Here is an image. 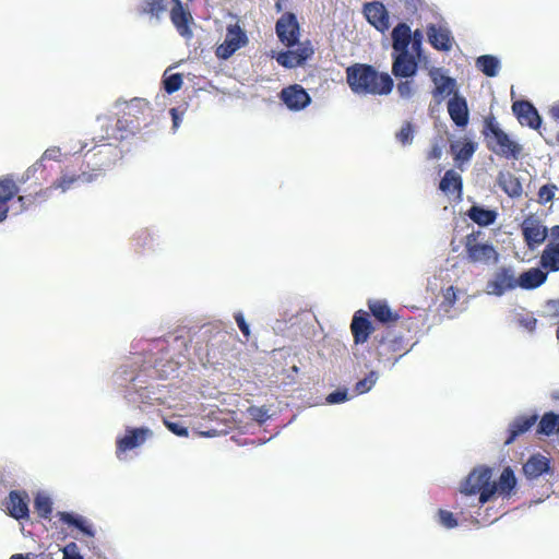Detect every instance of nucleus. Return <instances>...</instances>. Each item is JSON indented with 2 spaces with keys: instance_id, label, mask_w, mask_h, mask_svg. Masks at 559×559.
I'll list each match as a JSON object with an SVG mask.
<instances>
[{
  "instance_id": "obj_1",
  "label": "nucleus",
  "mask_w": 559,
  "mask_h": 559,
  "mask_svg": "<svg viewBox=\"0 0 559 559\" xmlns=\"http://www.w3.org/2000/svg\"><path fill=\"white\" fill-rule=\"evenodd\" d=\"M95 153L91 156L88 151L85 155L87 157V164L90 165L94 160V165L96 166L93 170L95 171L93 175H88L83 171L81 175L76 176H62L58 180L53 181L52 185L46 189H39L35 193H25L17 197V202L21 204V210H25L28 206L45 201L52 190H61L66 192L69 190L76 181H92L93 178L97 177L102 171H104L107 167H109L115 162L116 157V147L110 144H102L95 146Z\"/></svg>"
},
{
  "instance_id": "obj_2",
  "label": "nucleus",
  "mask_w": 559,
  "mask_h": 559,
  "mask_svg": "<svg viewBox=\"0 0 559 559\" xmlns=\"http://www.w3.org/2000/svg\"><path fill=\"white\" fill-rule=\"evenodd\" d=\"M346 82L354 94L382 96L392 92L394 82L389 73L373 66L354 63L346 69Z\"/></svg>"
},
{
  "instance_id": "obj_3",
  "label": "nucleus",
  "mask_w": 559,
  "mask_h": 559,
  "mask_svg": "<svg viewBox=\"0 0 559 559\" xmlns=\"http://www.w3.org/2000/svg\"><path fill=\"white\" fill-rule=\"evenodd\" d=\"M483 134L489 151L508 159H518L520 157L522 146L510 139V136L499 127L495 117L491 116L485 119Z\"/></svg>"
},
{
  "instance_id": "obj_4",
  "label": "nucleus",
  "mask_w": 559,
  "mask_h": 559,
  "mask_svg": "<svg viewBox=\"0 0 559 559\" xmlns=\"http://www.w3.org/2000/svg\"><path fill=\"white\" fill-rule=\"evenodd\" d=\"M481 231H472L465 237L464 247L466 259L471 263H496L499 260V253L496 248L490 243H480L478 238Z\"/></svg>"
},
{
  "instance_id": "obj_5",
  "label": "nucleus",
  "mask_w": 559,
  "mask_h": 559,
  "mask_svg": "<svg viewBox=\"0 0 559 559\" xmlns=\"http://www.w3.org/2000/svg\"><path fill=\"white\" fill-rule=\"evenodd\" d=\"M523 240L528 250L533 251L545 242L548 228L534 214L527 215L520 225Z\"/></svg>"
},
{
  "instance_id": "obj_6",
  "label": "nucleus",
  "mask_w": 559,
  "mask_h": 559,
  "mask_svg": "<svg viewBox=\"0 0 559 559\" xmlns=\"http://www.w3.org/2000/svg\"><path fill=\"white\" fill-rule=\"evenodd\" d=\"M492 478V469L487 466H479L474 468L462 483L460 492L466 497L485 492L490 488Z\"/></svg>"
},
{
  "instance_id": "obj_7",
  "label": "nucleus",
  "mask_w": 559,
  "mask_h": 559,
  "mask_svg": "<svg viewBox=\"0 0 559 559\" xmlns=\"http://www.w3.org/2000/svg\"><path fill=\"white\" fill-rule=\"evenodd\" d=\"M516 486V478L514 472L511 467H506L498 481H492L490 484V488H488L485 492H481V497H478L476 507H481L486 502H488L496 493L502 496L503 498L511 497L514 488Z\"/></svg>"
},
{
  "instance_id": "obj_8",
  "label": "nucleus",
  "mask_w": 559,
  "mask_h": 559,
  "mask_svg": "<svg viewBox=\"0 0 559 559\" xmlns=\"http://www.w3.org/2000/svg\"><path fill=\"white\" fill-rule=\"evenodd\" d=\"M376 353L380 361L395 362L407 353V347L402 336H392L388 333L379 340Z\"/></svg>"
},
{
  "instance_id": "obj_9",
  "label": "nucleus",
  "mask_w": 559,
  "mask_h": 559,
  "mask_svg": "<svg viewBox=\"0 0 559 559\" xmlns=\"http://www.w3.org/2000/svg\"><path fill=\"white\" fill-rule=\"evenodd\" d=\"M247 43V35L238 24L228 25L225 40L217 46L215 55L217 58L226 60Z\"/></svg>"
},
{
  "instance_id": "obj_10",
  "label": "nucleus",
  "mask_w": 559,
  "mask_h": 559,
  "mask_svg": "<svg viewBox=\"0 0 559 559\" xmlns=\"http://www.w3.org/2000/svg\"><path fill=\"white\" fill-rule=\"evenodd\" d=\"M276 35L282 44L287 47L295 46L299 40L300 26L296 15L285 12L276 22Z\"/></svg>"
},
{
  "instance_id": "obj_11",
  "label": "nucleus",
  "mask_w": 559,
  "mask_h": 559,
  "mask_svg": "<svg viewBox=\"0 0 559 559\" xmlns=\"http://www.w3.org/2000/svg\"><path fill=\"white\" fill-rule=\"evenodd\" d=\"M518 287V278L512 267L502 266L498 269L492 278L487 282L488 294L502 296L504 293Z\"/></svg>"
},
{
  "instance_id": "obj_12",
  "label": "nucleus",
  "mask_w": 559,
  "mask_h": 559,
  "mask_svg": "<svg viewBox=\"0 0 559 559\" xmlns=\"http://www.w3.org/2000/svg\"><path fill=\"white\" fill-rule=\"evenodd\" d=\"M280 98L293 111L306 108L311 102L307 91L299 84L284 87L280 93Z\"/></svg>"
},
{
  "instance_id": "obj_13",
  "label": "nucleus",
  "mask_w": 559,
  "mask_h": 559,
  "mask_svg": "<svg viewBox=\"0 0 559 559\" xmlns=\"http://www.w3.org/2000/svg\"><path fill=\"white\" fill-rule=\"evenodd\" d=\"M171 9H170V20L177 32L186 38L192 37L191 23L193 22V17L191 13L183 8L181 0H170Z\"/></svg>"
},
{
  "instance_id": "obj_14",
  "label": "nucleus",
  "mask_w": 559,
  "mask_h": 559,
  "mask_svg": "<svg viewBox=\"0 0 559 559\" xmlns=\"http://www.w3.org/2000/svg\"><path fill=\"white\" fill-rule=\"evenodd\" d=\"M512 111L521 126H526L535 130L540 127L542 118L532 103L527 100L514 102L512 104Z\"/></svg>"
},
{
  "instance_id": "obj_15",
  "label": "nucleus",
  "mask_w": 559,
  "mask_h": 559,
  "mask_svg": "<svg viewBox=\"0 0 559 559\" xmlns=\"http://www.w3.org/2000/svg\"><path fill=\"white\" fill-rule=\"evenodd\" d=\"M364 14L367 21L379 32L383 33L389 29V12L382 2L373 1L366 3L364 5Z\"/></svg>"
},
{
  "instance_id": "obj_16",
  "label": "nucleus",
  "mask_w": 559,
  "mask_h": 559,
  "mask_svg": "<svg viewBox=\"0 0 559 559\" xmlns=\"http://www.w3.org/2000/svg\"><path fill=\"white\" fill-rule=\"evenodd\" d=\"M392 73L396 78H412L416 74L418 63L409 51L393 52Z\"/></svg>"
},
{
  "instance_id": "obj_17",
  "label": "nucleus",
  "mask_w": 559,
  "mask_h": 559,
  "mask_svg": "<svg viewBox=\"0 0 559 559\" xmlns=\"http://www.w3.org/2000/svg\"><path fill=\"white\" fill-rule=\"evenodd\" d=\"M350 331L355 344H364L368 341L374 331V328L368 318V312L358 310L354 313L350 323Z\"/></svg>"
},
{
  "instance_id": "obj_18",
  "label": "nucleus",
  "mask_w": 559,
  "mask_h": 559,
  "mask_svg": "<svg viewBox=\"0 0 559 559\" xmlns=\"http://www.w3.org/2000/svg\"><path fill=\"white\" fill-rule=\"evenodd\" d=\"M151 436L152 431L146 427L128 428L126 435L116 442L117 454L124 453L141 445Z\"/></svg>"
},
{
  "instance_id": "obj_19",
  "label": "nucleus",
  "mask_w": 559,
  "mask_h": 559,
  "mask_svg": "<svg viewBox=\"0 0 559 559\" xmlns=\"http://www.w3.org/2000/svg\"><path fill=\"white\" fill-rule=\"evenodd\" d=\"M429 44L439 51H450L454 44V38L449 28L429 24L426 29Z\"/></svg>"
},
{
  "instance_id": "obj_20",
  "label": "nucleus",
  "mask_w": 559,
  "mask_h": 559,
  "mask_svg": "<svg viewBox=\"0 0 559 559\" xmlns=\"http://www.w3.org/2000/svg\"><path fill=\"white\" fill-rule=\"evenodd\" d=\"M152 108L150 103L143 98H133L127 103L126 108L122 112L124 117L131 119L132 122L136 123V130H140L141 123L146 122L151 117Z\"/></svg>"
},
{
  "instance_id": "obj_21",
  "label": "nucleus",
  "mask_w": 559,
  "mask_h": 559,
  "mask_svg": "<svg viewBox=\"0 0 559 559\" xmlns=\"http://www.w3.org/2000/svg\"><path fill=\"white\" fill-rule=\"evenodd\" d=\"M4 506L12 518L16 520L28 519V497L25 492L11 491Z\"/></svg>"
},
{
  "instance_id": "obj_22",
  "label": "nucleus",
  "mask_w": 559,
  "mask_h": 559,
  "mask_svg": "<svg viewBox=\"0 0 559 559\" xmlns=\"http://www.w3.org/2000/svg\"><path fill=\"white\" fill-rule=\"evenodd\" d=\"M429 76L435 84L432 95L436 98H444L454 93L456 86L455 80L444 75L441 68H432L429 71Z\"/></svg>"
},
{
  "instance_id": "obj_23",
  "label": "nucleus",
  "mask_w": 559,
  "mask_h": 559,
  "mask_svg": "<svg viewBox=\"0 0 559 559\" xmlns=\"http://www.w3.org/2000/svg\"><path fill=\"white\" fill-rule=\"evenodd\" d=\"M368 309L372 317L382 324L390 325L392 323H395L400 319L399 313L390 308L386 300H368Z\"/></svg>"
},
{
  "instance_id": "obj_24",
  "label": "nucleus",
  "mask_w": 559,
  "mask_h": 559,
  "mask_svg": "<svg viewBox=\"0 0 559 559\" xmlns=\"http://www.w3.org/2000/svg\"><path fill=\"white\" fill-rule=\"evenodd\" d=\"M497 185L511 199H518L523 193L520 179L511 171H499Z\"/></svg>"
},
{
  "instance_id": "obj_25",
  "label": "nucleus",
  "mask_w": 559,
  "mask_h": 559,
  "mask_svg": "<svg viewBox=\"0 0 559 559\" xmlns=\"http://www.w3.org/2000/svg\"><path fill=\"white\" fill-rule=\"evenodd\" d=\"M448 112L452 121L461 128L468 123V107L464 97L455 95L448 102Z\"/></svg>"
},
{
  "instance_id": "obj_26",
  "label": "nucleus",
  "mask_w": 559,
  "mask_h": 559,
  "mask_svg": "<svg viewBox=\"0 0 559 559\" xmlns=\"http://www.w3.org/2000/svg\"><path fill=\"white\" fill-rule=\"evenodd\" d=\"M549 469L550 461L540 453L533 454L523 465V473L528 479H536Z\"/></svg>"
},
{
  "instance_id": "obj_27",
  "label": "nucleus",
  "mask_w": 559,
  "mask_h": 559,
  "mask_svg": "<svg viewBox=\"0 0 559 559\" xmlns=\"http://www.w3.org/2000/svg\"><path fill=\"white\" fill-rule=\"evenodd\" d=\"M21 190L17 185L11 178L0 179V223L8 216V201H10Z\"/></svg>"
},
{
  "instance_id": "obj_28",
  "label": "nucleus",
  "mask_w": 559,
  "mask_h": 559,
  "mask_svg": "<svg viewBox=\"0 0 559 559\" xmlns=\"http://www.w3.org/2000/svg\"><path fill=\"white\" fill-rule=\"evenodd\" d=\"M537 415L516 417L508 428V437L504 441L506 444H511L520 435L526 432L532 426L536 424Z\"/></svg>"
},
{
  "instance_id": "obj_29",
  "label": "nucleus",
  "mask_w": 559,
  "mask_h": 559,
  "mask_svg": "<svg viewBox=\"0 0 559 559\" xmlns=\"http://www.w3.org/2000/svg\"><path fill=\"white\" fill-rule=\"evenodd\" d=\"M547 280V273L538 267H532L518 277V286L523 289H535L542 286Z\"/></svg>"
},
{
  "instance_id": "obj_30",
  "label": "nucleus",
  "mask_w": 559,
  "mask_h": 559,
  "mask_svg": "<svg viewBox=\"0 0 559 559\" xmlns=\"http://www.w3.org/2000/svg\"><path fill=\"white\" fill-rule=\"evenodd\" d=\"M392 47L394 52L408 51L412 40V31L406 23H399L392 31Z\"/></svg>"
},
{
  "instance_id": "obj_31",
  "label": "nucleus",
  "mask_w": 559,
  "mask_h": 559,
  "mask_svg": "<svg viewBox=\"0 0 559 559\" xmlns=\"http://www.w3.org/2000/svg\"><path fill=\"white\" fill-rule=\"evenodd\" d=\"M168 3V0H140L136 7V12L140 15L159 20V17L167 11Z\"/></svg>"
},
{
  "instance_id": "obj_32",
  "label": "nucleus",
  "mask_w": 559,
  "mask_h": 559,
  "mask_svg": "<svg viewBox=\"0 0 559 559\" xmlns=\"http://www.w3.org/2000/svg\"><path fill=\"white\" fill-rule=\"evenodd\" d=\"M539 264L548 272L559 271V242H549L542 252Z\"/></svg>"
},
{
  "instance_id": "obj_33",
  "label": "nucleus",
  "mask_w": 559,
  "mask_h": 559,
  "mask_svg": "<svg viewBox=\"0 0 559 559\" xmlns=\"http://www.w3.org/2000/svg\"><path fill=\"white\" fill-rule=\"evenodd\" d=\"M466 214L471 221L481 227L492 225L498 216L495 210H488L479 205L471 206Z\"/></svg>"
},
{
  "instance_id": "obj_34",
  "label": "nucleus",
  "mask_w": 559,
  "mask_h": 559,
  "mask_svg": "<svg viewBox=\"0 0 559 559\" xmlns=\"http://www.w3.org/2000/svg\"><path fill=\"white\" fill-rule=\"evenodd\" d=\"M439 189L445 194L456 192L457 197H461L463 192L462 177L453 169L447 170L440 180Z\"/></svg>"
},
{
  "instance_id": "obj_35",
  "label": "nucleus",
  "mask_w": 559,
  "mask_h": 559,
  "mask_svg": "<svg viewBox=\"0 0 559 559\" xmlns=\"http://www.w3.org/2000/svg\"><path fill=\"white\" fill-rule=\"evenodd\" d=\"M451 152L457 164L468 162L474 155L477 145L471 140L456 141L451 144Z\"/></svg>"
},
{
  "instance_id": "obj_36",
  "label": "nucleus",
  "mask_w": 559,
  "mask_h": 559,
  "mask_svg": "<svg viewBox=\"0 0 559 559\" xmlns=\"http://www.w3.org/2000/svg\"><path fill=\"white\" fill-rule=\"evenodd\" d=\"M136 131V123L132 122L131 119H128V117L121 115L116 122V127L112 130V133L107 134V139L121 141L128 138L130 134H134Z\"/></svg>"
},
{
  "instance_id": "obj_37",
  "label": "nucleus",
  "mask_w": 559,
  "mask_h": 559,
  "mask_svg": "<svg viewBox=\"0 0 559 559\" xmlns=\"http://www.w3.org/2000/svg\"><path fill=\"white\" fill-rule=\"evenodd\" d=\"M559 432V415L548 412L543 415L537 426V433L550 436Z\"/></svg>"
},
{
  "instance_id": "obj_38",
  "label": "nucleus",
  "mask_w": 559,
  "mask_h": 559,
  "mask_svg": "<svg viewBox=\"0 0 559 559\" xmlns=\"http://www.w3.org/2000/svg\"><path fill=\"white\" fill-rule=\"evenodd\" d=\"M476 67L485 75L493 78L499 72L500 62L498 58L492 55H483L476 59Z\"/></svg>"
},
{
  "instance_id": "obj_39",
  "label": "nucleus",
  "mask_w": 559,
  "mask_h": 559,
  "mask_svg": "<svg viewBox=\"0 0 559 559\" xmlns=\"http://www.w3.org/2000/svg\"><path fill=\"white\" fill-rule=\"evenodd\" d=\"M59 519L66 524L75 526L79 528L83 534L87 536H94V532L90 525L86 524V522L81 518H75L73 514L68 512H59Z\"/></svg>"
},
{
  "instance_id": "obj_40",
  "label": "nucleus",
  "mask_w": 559,
  "mask_h": 559,
  "mask_svg": "<svg viewBox=\"0 0 559 559\" xmlns=\"http://www.w3.org/2000/svg\"><path fill=\"white\" fill-rule=\"evenodd\" d=\"M34 508L38 516L48 519L52 512V501L48 496L38 495L35 498Z\"/></svg>"
},
{
  "instance_id": "obj_41",
  "label": "nucleus",
  "mask_w": 559,
  "mask_h": 559,
  "mask_svg": "<svg viewBox=\"0 0 559 559\" xmlns=\"http://www.w3.org/2000/svg\"><path fill=\"white\" fill-rule=\"evenodd\" d=\"M183 83L182 74L180 73H174L170 75H166V72L163 76V86L166 93L173 94L180 90L181 85Z\"/></svg>"
},
{
  "instance_id": "obj_42",
  "label": "nucleus",
  "mask_w": 559,
  "mask_h": 559,
  "mask_svg": "<svg viewBox=\"0 0 559 559\" xmlns=\"http://www.w3.org/2000/svg\"><path fill=\"white\" fill-rule=\"evenodd\" d=\"M377 380L378 373L376 371H370L364 379L359 380L355 384L356 394L359 395L369 392L376 384Z\"/></svg>"
},
{
  "instance_id": "obj_43",
  "label": "nucleus",
  "mask_w": 559,
  "mask_h": 559,
  "mask_svg": "<svg viewBox=\"0 0 559 559\" xmlns=\"http://www.w3.org/2000/svg\"><path fill=\"white\" fill-rule=\"evenodd\" d=\"M558 187L555 183H546L542 186L537 192V202L542 205L554 200Z\"/></svg>"
},
{
  "instance_id": "obj_44",
  "label": "nucleus",
  "mask_w": 559,
  "mask_h": 559,
  "mask_svg": "<svg viewBox=\"0 0 559 559\" xmlns=\"http://www.w3.org/2000/svg\"><path fill=\"white\" fill-rule=\"evenodd\" d=\"M438 523L444 528L451 530L457 526L459 522L455 515L448 510L439 509L437 512Z\"/></svg>"
},
{
  "instance_id": "obj_45",
  "label": "nucleus",
  "mask_w": 559,
  "mask_h": 559,
  "mask_svg": "<svg viewBox=\"0 0 559 559\" xmlns=\"http://www.w3.org/2000/svg\"><path fill=\"white\" fill-rule=\"evenodd\" d=\"M276 61L282 67L288 68V69L301 66L299 63V60H297L296 55L293 50H286V51L280 52L276 57Z\"/></svg>"
},
{
  "instance_id": "obj_46",
  "label": "nucleus",
  "mask_w": 559,
  "mask_h": 559,
  "mask_svg": "<svg viewBox=\"0 0 559 559\" xmlns=\"http://www.w3.org/2000/svg\"><path fill=\"white\" fill-rule=\"evenodd\" d=\"M443 300L440 305V307L444 311H449L456 302L457 295H456V288L454 286H449L442 292Z\"/></svg>"
},
{
  "instance_id": "obj_47",
  "label": "nucleus",
  "mask_w": 559,
  "mask_h": 559,
  "mask_svg": "<svg viewBox=\"0 0 559 559\" xmlns=\"http://www.w3.org/2000/svg\"><path fill=\"white\" fill-rule=\"evenodd\" d=\"M396 139L402 145H407L413 142L414 139V128L409 121H406L401 130L396 133Z\"/></svg>"
},
{
  "instance_id": "obj_48",
  "label": "nucleus",
  "mask_w": 559,
  "mask_h": 559,
  "mask_svg": "<svg viewBox=\"0 0 559 559\" xmlns=\"http://www.w3.org/2000/svg\"><path fill=\"white\" fill-rule=\"evenodd\" d=\"M247 412L249 417L259 424L265 423L269 418V409L265 406H250Z\"/></svg>"
},
{
  "instance_id": "obj_49",
  "label": "nucleus",
  "mask_w": 559,
  "mask_h": 559,
  "mask_svg": "<svg viewBox=\"0 0 559 559\" xmlns=\"http://www.w3.org/2000/svg\"><path fill=\"white\" fill-rule=\"evenodd\" d=\"M296 55L297 60H299L300 64H304L313 53V49L310 47L309 43L307 45H300L296 50H293Z\"/></svg>"
},
{
  "instance_id": "obj_50",
  "label": "nucleus",
  "mask_w": 559,
  "mask_h": 559,
  "mask_svg": "<svg viewBox=\"0 0 559 559\" xmlns=\"http://www.w3.org/2000/svg\"><path fill=\"white\" fill-rule=\"evenodd\" d=\"M164 424L176 436H179V437H188L189 436L188 428L182 426L180 423L164 419Z\"/></svg>"
},
{
  "instance_id": "obj_51",
  "label": "nucleus",
  "mask_w": 559,
  "mask_h": 559,
  "mask_svg": "<svg viewBox=\"0 0 559 559\" xmlns=\"http://www.w3.org/2000/svg\"><path fill=\"white\" fill-rule=\"evenodd\" d=\"M326 403L329 404H338V403H343L345 401L348 400V393H347V390L346 389H343V390H336L332 393H330L328 396H326Z\"/></svg>"
},
{
  "instance_id": "obj_52",
  "label": "nucleus",
  "mask_w": 559,
  "mask_h": 559,
  "mask_svg": "<svg viewBox=\"0 0 559 559\" xmlns=\"http://www.w3.org/2000/svg\"><path fill=\"white\" fill-rule=\"evenodd\" d=\"M63 552V559H83V557L80 555L78 550V546L75 543H69L64 546L62 549Z\"/></svg>"
},
{
  "instance_id": "obj_53",
  "label": "nucleus",
  "mask_w": 559,
  "mask_h": 559,
  "mask_svg": "<svg viewBox=\"0 0 559 559\" xmlns=\"http://www.w3.org/2000/svg\"><path fill=\"white\" fill-rule=\"evenodd\" d=\"M397 92L401 97L403 98H409L413 93V83L411 81H402L397 84Z\"/></svg>"
},
{
  "instance_id": "obj_54",
  "label": "nucleus",
  "mask_w": 559,
  "mask_h": 559,
  "mask_svg": "<svg viewBox=\"0 0 559 559\" xmlns=\"http://www.w3.org/2000/svg\"><path fill=\"white\" fill-rule=\"evenodd\" d=\"M235 320H236V323L239 328V330L241 331V333L248 337L250 335V330H249V325L248 323L246 322L242 313L238 312L235 314Z\"/></svg>"
},
{
  "instance_id": "obj_55",
  "label": "nucleus",
  "mask_w": 559,
  "mask_h": 559,
  "mask_svg": "<svg viewBox=\"0 0 559 559\" xmlns=\"http://www.w3.org/2000/svg\"><path fill=\"white\" fill-rule=\"evenodd\" d=\"M442 155V147L439 143H433L430 150L427 152V159H439Z\"/></svg>"
},
{
  "instance_id": "obj_56",
  "label": "nucleus",
  "mask_w": 559,
  "mask_h": 559,
  "mask_svg": "<svg viewBox=\"0 0 559 559\" xmlns=\"http://www.w3.org/2000/svg\"><path fill=\"white\" fill-rule=\"evenodd\" d=\"M421 40H423V34L419 29H416L414 33H412L411 44H412L414 50H416V51L420 50Z\"/></svg>"
},
{
  "instance_id": "obj_57",
  "label": "nucleus",
  "mask_w": 559,
  "mask_h": 559,
  "mask_svg": "<svg viewBox=\"0 0 559 559\" xmlns=\"http://www.w3.org/2000/svg\"><path fill=\"white\" fill-rule=\"evenodd\" d=\"M407 12L414 13L417 11L421 0H400Z\"/></svg>"
},
{
  "instance_id": "obj_58",
  "label": "nucleus",
  "mask_w": 559,
  "mask_h": 559,
  "mask_svg": "<svg viewBox=\"0 0 559 559\" xmlns=\"http://www.w3.org/2000/svg\"><path fill=\"white\" fill-rule=\"evenodd\" d=\"M40 168H43L41 162H37L33 166L28 167L25 174L23 175L21 182H25L27 179L31 178V176H34L35 173Z\"/></svg>"
},
{
  "instance_id": "obj_59",
  "label": "nucleus",
  "mask_w": 559,
  "mask_h": 559,
  "mask_svg": "<svg viewBox=\"0 0 559 559\" xmlns=\"http://www.w3.org/2000/svg\"><path fill=\"white\" fill-rule=\"evenodd\" d=\"M170 115H171V118H173V128L176 130V129H178V127H179V124L181 122V115H182V112L180 114L177 108H171L170 109Z\"/></svg>"
},
{
  "instance_id": "obj_60",
  "label": "nucleus",
  "mask_w": 559,
  "mask_h": 559,
  "mask_svg": "<svg viewBox=\"0 0 559 559\" xmlns=\"http://www.w3.org/2000/svg\"><path fill=\"white\" fill-rule=\"evenodd\" d=\"M59 153V150H56V148H52V150H46L45 153L43 154V159H51V158H56L57 157V154Z\"/></svg>"
},
{
  "instance_id": "obj_61",
  "label": "nucleus",
  "mask_w": 559,
  "mask_h": 559,
  "mask_svg": "<svg viewBox=\"0 0 559 559\" xmlns=\"http://www.w3.org/2000/svg\"><path fill=\"white\" fill-rule=\"evenodd\" d=\"M549 112L555 120H559V102L550 108Z\"/></svg>"
},
{
  "instance_id": "obj_62",
  "label": "nucleus",
  "mask_w": 559,
  "mask_h": 559,
  "mask_svg": "<svg viewBox=\"0 0 559 559\" xmlns=\"http://www.w3.org/2000/svg\"><path fill=\"white\" fill-rule=\"evenodd\" d=\"M550 230L552 238L559 242V225L552 226Z\"/></svg>"
},
{
  "instance_id": "obj_63",
  "label": "nucleus",
  "mask_w": 559,
  "mask_h": 559,
  "mask_svg": "<svg viewBox=\"0 0 559 559\" xmlns=\"http://www.w3.org/2000/svg\"><path fill=\"white\" fill-rule=\"evenodd\" d=\"M551 306H552V308L555 309V313H556L557 316H559V299H558V300H552V301H551Z\"/></svg>"
},
{
  "instance_id": "obj_64",
  "label": "nucleus",
  "mask_w": 559,
  "mask_h": 559,
  "mask_svg": "<svg viewBox=\"0 0 559 559\" xmlns=\"http://www.w3.org/2000/svg\"><path fill=\"white\" fill-rule=\"evenodd\" d=\"M556 142L559 143V132L556 134Z\"/></svg>"
}]
</instances>
